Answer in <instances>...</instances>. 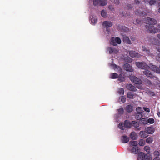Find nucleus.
<instances>
[{
	"label": "nucleus",
	"mask_w": 160,
	"mask_h": 160,
	"mask_svg": "<svg viewBox=\"0 0 160 160\" xmlns=\"http://www.w3.org/2000/svg\"><path fill=\"white\" fill-rule=\"evenodd\" d=\"M129 150L131 153L136 154L139 153L140 148L138 146L133 147L130 148Z\"/></svg>",
	"instance_id": "423d86ee"
},
{
	"label": "nucleus",
	"mask_w": 160,
	"mask_h": 160,
	"mask_svg": "<svg viewBox=\"0 0 160 160\" xmlns=\"http://www.w3.org/2000/svg\"><path fill=\"white\" fill-rule=\"evenodd\" d=\"M107 50L109 52L110 54L114 52V49L111 47H109L107 48Z\"/></svg>",
	"instance_id": "79ce46f5"
},
{
	"label": "nucleus",
	"mask_w": 160,
	"mask_h": 160,
	"mask_svg": "<svg viewBox=\"0 0 160 160\" xmlns=\"http://www.w3.org/2000/svg\"><path fill=\"white\" fill-rule=\"evenodd\" d=\"M135 3L136 4H139L140 3V2L138 0H135Z\"/></svg>",
	"instance_id": "4d7b16f0"
},
{
	"label": "nucleus",
	"mask_w": 160,
	"mask_h": 160,
	"mask_svg": "<svg viewBox=\"0 0 160 160\" xmlns=\"http://www.w3.org/2000/svg\"><path fill=\"white\" fill-rule=\"evenodd\" d=\"M110 43L111 44L113 45L114 46H116L117 45V44L116 43L115 38L114 37L112 38L111 39Z\"/></svg>",
	"instance_id": "393cba45"
},
{
	"label": "nucleus",
	"mask_w": 160,
	"mask_h": 160,
	"mask_svg": "<svg viewBox=\"0 0 160 160\" xmlns=\"http://www.w3.org/2000/svg\"><path fill=\"white\" fill-rule=\"evenodd\" d=\"M153 160H160V158L159 157H155Z\"/></svg>",
	"instance_id": "6e6d98bb"
},
{
	"label": "nucleus",
	"mask_w": 160,
	"mask_h": 160,
	"mask_svg": "<svg viewBox=\"0 0 160 160\" xmlns=\"http://www.w3.org/2000/svg\"><path fill=\"white\" fill-rule=\"evenodd\" d=\"M147 133L145 131H141L139 132V134L141 135L142 138H146L148 136L147 135Z\"/></svg>",
	"instance_id": "dca6fc26"
},
{
	"label": "nucleus",
	"mask_w": 160,
	"mask_h": 160,
	"mask_svg": "<svg viewBox=\"0 0 160 160\" xmlns=\"http://www.w3.org/2000/svg\"><path fill=\"white\" fill-rule=\"evenodd\" d=\"M113 25L112 23L110 21H105L103 22L102 25L103 26L106 28H109L111 27Z\"/></svg>",
	"instance_id": "1a4fd4ad"
},
{
	"label": "nucleus",
	"mask_w": 160,
	"mask_h": 160,
	"mask_svg": "<svg viewBox=\"0 0 160 160\" xmlns=\"http://www.w3.org/2000/svg\"><path fill=\"white\" fill-rule=\"evenodd\" d=\"M158 12L160 13V8H159L158 10Z\"/></svg>",
	"instance_id": "69168bd1"
},
{
	"label": "nucleus",
	"mask_w": 160,
	"mask_h": 160,
	"mask_svg": "<svg viewBox=\"0 0 160 160\" xmlns=\"http://www.w3.org/2000/svg\"><path fill=\"white\" fill-rule=\"evenodd\" d=\"M146 69L143 71V73L147 77L149 78H154V76L153 74L151 72L148 70V69Z\"/></svg>",
	"instance_id": "0eeeda50"
},
{
	"label": "nucleus",
	"mask_w": 160,
	"mask_h": 160,
	"mask_svg": "<svg viewBox=\"0 0 160 160\" xmlns=\"http://www.w3.org/2000/svg\"><path fill=\"white\" fill-rule=\"evenodd\" d=\"M124 67L126 71L130 72H132L133 69L132 66L128 63H126L124 65Z\"/></svg>",
	"instance_id": "ddd939ff"
},
{
	"label": "nucleus",
	"mask_w": 160,
	"mask_h": 160,
	"mask_svg": "<svg viewBox=\"0 0 160 160\" xmlns=\"http://www.w3.org/2000/svg\"><path fill=\"white\" fill-rule=\"evenodd\" d=\"M129 141V138L126 136H123L122 137V141L124 143H126L128 142Z\"/></svg>",
	"instance_id": "f3484780"
},
{
	"label": "nucleus",
	"mask_w": 160,
	"mask_h": 160,
	"mask_svg": "<svg viewBox=\"0 0 160 160\" xmlns=\"http://www.w3.org/2000/svg\"><path fill=\"white\" fill-rule=\"evenodd\" d=\"M153 141V138L152 137H149L147 138L146 139V142L147 143L150 144Z\"/></svg>",
	"instance_id": "cd10ccee"
},
{
	"label": "nucleus",
	"mask_w": 160,
	"mask_h": 160,
	"mask_svg": "<svg viewBox=\"0 0 160 160\" xmlns=\"http://www.w3.org/2000/svg\"><path fill=\"white\" fill-rule=\"evenodd\" d=\"M135 118L138 120H140L141 119L143 115L142 113H136L135 115Z\"/></svg>",
	"instance_id": "6ab92c4d"
},
{
	"label": "nucleus",
	"mask_w": 160,
	"mask_h": 160,
	"mask_svg": "<svg viewBox=\"0 0 160 160\" xmlns=\"http://www.w3.org/2000/svg\"><path fill=\"white\" fill-rule=\"evenodd\" d=\"M118 75L115 73H112L110 74V78L112 79H115L118 78Z\"/></svg>",
	"instance_id": "bb28decb"
},
{
	"label": "nucleus",
	"mask_w": 160,
	"mask_h": 160,
	"mask_svg": "<svg viewBox=\"0 0 160 160\" xmlns=\"http://www.w3.org/2000/svg\"><path fill=\"white\" fill-rule=\"evenodd\" d=\"M148 123L150 124H153L154 122V119L152 118H150L147 120Z\"/></svg>",
	"instance_id": "4c0bfd02"
},
{
	"label": "nucleus",
	"mask_w": 160,
	"mask_h": 160,
	"mask_svg": "<svg viewBox=\"0 0 160 160\" xmlns=\"http://www.w3.org/2000/svg\"><path fill=\"white\" fill-rule=\"evenodd\" d=\"M156 2V1L154 0H150L148 3L151 5H153Z\"/></svg>",
	"instance_id": "09e8293b"
},
{
	"label": "nucleus",
	"mask_w": 160,
	"mask_h": 160,
	"mask_svg": "<svg viewBox=\"0 0 160 160\" xmlns=\"http://www.w3.org/2000/svg\"><path fill=\"white\" fill-rule=\"evenodd\" d=\"M145 141L143 139H141L140 140L138 144L140 146H143L145 145Z\"/></svg>",
	"instance_id": "c9c22d12"
},
{
	"label": "nucleus",
	"mask_w": 160,
	"mask_h": 160,
	"mask_svg": "<svg viewBox=\"0 0 160 160\" xmlns=\"http://www.w3.org/2000/svg\"><path fill=\"white\" fill-rule=\"evenodd\" d=\"M130 56L133 58H137V53H136L135 51H131L129 52Z\"/></svg>",
	"instance_id": "a211bd4d"
},
{
	"label": "nucleus",
	"mask_w": 160,
	"mask_h": 160,
	"mask_svg": "<svg viewBox=\"0 0 160 160\" xmlns=\"http://www.w3.org/2000/svg\"><path fill=\"white\" fill-rule=\"evenodd\" d=\"M138 157L141 160H144L145 155L143 152H140L138 153Z\"/></svg>",
	"instance_id": "4be33fe9"
},
{
	"label": "nucleus",
	"mask_w": 160,
	"mask_h": 160,
	"mask_svg": "<svg viewBox=\"0 0 160 160\" xmlns=\"http://www.w3.org/2000/svg\"><path fill=\"white\" fill-rule=\"evenodd\" d=\"M121 99V101L122 103H124L126 101V98L124 96H121L120 98Z\"/></svg>",
	"instance_id": "de8ad7c7"
},
{
	"label": "nucleus",
	"mask_w": 160,
	"mask_h": 160,
	"mask_svg": "<svg viewBox=\"0 0 160 160\" xmlns=\"http://www.w3.org/2000/svg\"><path fill=\"white\" fill-rule=\"evenodd\" d=\"M145 21L148 24L154 25L157 23V21L155 19L150 18H145Z\"/></svg>",
	"instance_id": "39448f33"
},
{
	"label": "nucleus",
	"mask_w": 160,
	"mask_h": 160,
	"mask_svg": "<svg viewBox=\"0 0 160 160\" xmlns=\"http://www.w3.org/2000/svg\"><path fill=\"white\" fill-rule=\"evenodd\" d=\"M129 78L131 81L136 84H141L142 83V82L141 79L134 76H130L129 77Z\"/></svg>",
	"instance_id": "7ed1b4c3"
},
{
	"label": "nucleus",
	"mask_w": 160,
	"mask_h": 160,
	"mask_svg": "<svg viewBox=\"0 0 160 160\" xmlns=\"http://www.w3.org/2000/svg\"><path fill=\"white\" fill-rule=\"evenodd\" d=\"M152 43L154 45H158L159 43V41L155 38H153L152 40Z\"/></svg>",
	"instance_id": "473e14b6"
},
{
	"label": "nucleus",
	"mask_w": 160,
	"mask_h": 160,
	"mask_svg": "<svg viewBox=\"0 0 160 160\" xmlns=\"http://www.w3.org/2000/svg\"><path fill=\"white\" fill-rule=\"evenodd\" d=\"M126 110L128 112H131L133 110L132 106L131 105H128L126 107Z\"/></svg>",
	"instance_id": "412c9836"
},
{
	"label": "nucleus",
	"mask_w": 160,
	"mask_h": 160,
	"mask_svg": "<svg viewBox=\"0 0 160 160\" xmlns=\"http://www.w3.org/2000/svg\"><path fill=\"white\" fill-rule=\"evenodd\" d=\"M114 65L116 67H117V65H116L114 64Z\"/></svg>",
	"instance_id": "338daca9"
},
{
	"label": "nucleus",
	"mask_w": 160,
	"mask_h": 160,
	"mask_svg": "<svg viewBox=\"0 0 160 160\" xmlns=\"http://www.w3.org/2000/svg\"><path fill=\"white\" fill-rule=\"evenodd\" d=\"M158 38L160 40V34L158 35Z\"/></svg>",
	"instance_id": "e2e57ef3"
},
{
	"label": "nucleus",
	"mask_w": 160,
	"mask_h": 160,
	"mask_svg": "<svg viewBox=\"0 0 160 160\" xmlns=\"http://www.w3.org/2000/svg\"><path fill=\"white\" fill-rule=\"evenodd\" d=\"M118 92L120 95H123L124 94V90L122 88H119Z\"/></svg>",
	"instance_id": "c756f323"
},
{
	"label": "nucleus",
	"mask_w": 160,
	"mask_h": 160,
	"mask_svg": "<svg viewBox=\"0 0 160 160\" xmlns=\"http://www.w3.org/2000/svg\"><path fill=\"white\" fill-rule=\"evenodd\" d=\"M130 38L131 40L132 41H134L135 39V37L133 36H131L130 37Z\"/></svg>",
	"instance_id": "13d9d810"
},
{
	"label": "nucleus",
	"mask_w": 160,
	"mask_h": 160,
	"mask_svg": "<svg viewBox=\"0 0 160 160\" xmlns=\"http://www.w3.org/2000/svg\"><path fill=\"white\" fill-rule=\"evenodd\" d=\"M116 40V43H117L118 44H120L121 42V41L120 39L118 37H117L115 38Z\"/></svg>",
	"instance_id": "37998d69"
},
{
	"label": "nucleus",
	"mask_w": 160,
	"mask_h": 160,
	"mask_svg": "<svg viewBox=\"0 0 160 160\" xmlns=\"http://www.w3.org/2000/svg\"><path fill=\"white\" fill-rule=\"evenodd\" d=\"M118 111L119 114H122L124 112V110L122 108H121L118 109Z\"/></svg>",
	"instance_id": "49530a36"
},
{
	"label": "nucleus",
	"mask_w": 160,
	"mask_h": 160,
	"mask_svg": "<svg viewBox=\"0 0 160 160\" xmlns=\"http://www.w3.org/2000/svg\"><path fill=\"white\" fill-rule=\"evenodd\" d=\"M158 30H159L160 31V25H158Z\"/></svg>",
	"instance_id": "052dcab7"
},
{
	"label": "nucleus",
	"mask_w": 160,
	"mask_h": 160,
	"mask_svg": "<svg viewBox=\"0 0 160 160\" xmlns=\"http://www.w3.org/2000/svg\"><path fill=\"white\" fill-rule=\"evenodd\" d=\"M153 155L154 157H159L160 155V152L158 151H155L153 152Z\"/></svg>",
	"instance_id": "58836bf2"
},
{
	"label": "nucleus",
	"mask_w": 160,
	"mask_h": 160,
	"mask_svg": "<svg viewBox=\"0 0 160 160\" xmlns=\"http://www.w3.org/2000/svg\"><path fill=\"white\" fill-rule=\"evenodd\" d=\"M152 70L156 72H159V71H160V69L155 65H153L152 66Z\"/></svg>",
	"instance_id": "5701e85b"
},
{
	"label": "nucleus",
	"mask_w": 160,
	"mask_h": 160,
	"mask_svg": "<svg viewBox=\"0 0 160 160\" xmlns=\"http://www.w3.org/2000/svg\"><path fill=\"white\" fill-rule=\"evenodd\" d=\"M140 122V123L142 124H146L148 123L147 120L145 118H142Z\"/></svg>",
	"instance_id": "7c9ffc66"
},
{
	"label": "nucleus",
	"mask_w": 160,
	"mask_h": 160,
	"mask_svg": "<svg viewBox=\"0 0 160 160\" xmlns=\"http://www.w3.org/2000/svg\"><path fill=\"white\" fill-rule=\"evenodd\" d=\"M145 131L147 133L152 134L154 131V129L152 127H149L146 128L145 129Z\"/></svg>",
	"instance_id": "9b49d317"
},
{
	"label": "nucleus",
	"mask_w": 160,
	"mask_h": 160,
	"mask_svg": "<svg viewBox=\"0 0 160 160\" xmlns=\"http://www.w3.org/2000/svg\"><path fill=\"white\" fill-rule=\"evenodd\" d=\"M130 138L132 140H136L137 138V137L136 133L134 132H132L130 134Z\"/></svg>",
	"instance_id": "2eb2a0df"
},
{
	"label": "nucleus",
	"mask_w": 160,
	"mask_h": 160,
	"mask_svg": "<svg viewBox=\"0 0 160 160\" xmlns=\"http://www.w3.org/2000/svg\"><path fill=\"white\" fill-rule=\"evenodd\" d=\"M99 5L104 6L107 4V0H99Z\"/></svg>",
	"instance_id": "aec40b11"
},
{
	"label": "nucleus",
	"mask_w": 160,
	"mask_h": 160,
	"mask_svg": "<svg viewBox=\"0 0 160 160\" xmlns=\"http://www.w3.org/2000/svg\"><path fill=\"white\" fill-rule=\"evenodd\" d=\"M132 126L136 128H138L139 126V123L138 122L133 121L132 122Z\"/></svg>",
	"instance_id": "2f4dec72"
},
{
	"label": "nucleus",
	"mask_w": 160,
	"mask_h": 160,
	"mask_svg": "<svg viewBox=\"0 0 160 160\" xmlns=\"http://www.w3.org/2000/svg\"><path fill=\"white\" fill-rule=\"evenodd\" d=\"M144 150L148 153L150 152V147L148 146H145L144 147Z\"/></svg>",
	"instance_id": "a19ab883"
},
{
	"label": "nucleus",
	"mask_w": 160,
	"mask_h": 160,
	"mask_svg": "<svg viewBox=\"0 0 160 160\" xmlns=\"http://www.w3.org/2000/svg\"><path fill=\"white\" fill-rule=\"evenodd\" d=\"M142 50L144 52L145 54L147 55L152 56L153 55L152 53H151L149 49L146 48L145 46H142Z\"/></svg>",
	"instance_id": "9d476101"
},
{
	"label": "nucleus",
	"mask_w": 160,
	"mask_h": 160,
	"mask_svg": "<svg viewBox=\"0 0 160 160\" xmlns=\"http://www.w3.org/2000/svg\"><path fill=\"white\" fill-rule=\"evenodd\" d=\"M143 108L144 110H145L146 112H150V109L148 108L145 107H143Z\"/></svg>",
	"instance_id": "3c124183"
},
{
	"label": "nucleus",
	"mask_w": 160,
	"mask_h": 160,
	"mask_svg": "<svg viewBox=\"0 0 160 160\" xmlns=\"http://www.w3.org/2000/svg\"><path fill=\"white\" fill-rule=\"evenodd\" d=\"M138 130H140L141 128H137Z\"/></svg>",
	"instance_id": "0e129e2a"
},
{
	"label": "nucleus",
	"mask_w": 160,
	"mask_h": 160,
	"mask_svg": "<svg viewBox=\"0 0 160 160\" xmlns=\"http://www.w3.org/2000/svg\"><path fill=\"white\" fill-rule=\"evenodd\" d=\"M132 126V122H130L128 120H125L124 123L122 122H120L119 125L118 127L121 129L124 130L125 127L128 128H130Z\"/></svg>",
	"instance_id": "f257e3e1"
},
{
	"label": "nucleus",
	"mask_w": 160,
	"mask_h": 160,
	"mask_svg": "<svg viewBox=\"0 0 160 160\" xmlns=\"http://www.w3.org/2000/svg\"><path fill=\"white\" fill-rule=\"evenodd\" d=\"M126 88L128 90L132 91H136L137 90L136 87L130 84H127L126 85Z\"/></svg>",
	"instance_id": "f8f14e48"
},
{
	"label": "nucleus",
	"mask_w": 160,
	"mask_h": 160,
	"mask_svg": "<svg viewBox=\"0 0 160 160\" xmlns=\"http://www.w3.org/2000/svg\"><path fill=\"white\" fill-rule=\"evenodd\" d=\"M129 144L130 146L137 147L138 145V142L137 141H131L129 142Z\"/></svg>",
	"instance_id": "b1692460"
},
{
	"label": "nucleus",
	"mask_w": 160,
	"mask_h": 160,
	"mask_svg": "<svg viewBox=\"0 0 160 160\" xmlns=\"http://www.w3.org/2000/svg\"><path fill=\"white\" fill-rule=\"evenodd\" d=\"M101 14L102 17L105 18L107 16V13L104 10H102L101 12Z\"/></svg>",
	"instance_id": "e433bc0d"
},
{
	"label": "nucleus",
	"mask_w": 160,
	"mask_h": 160,
	"mask_svg": "<svg viewBox=\"0 0 160 160\" xmlns=\"http://www.w3.org/2000/svg\"><path fill=\"white\" fill-rule=\"evenodd\" d=\"M123 40L125 43L127 44H131V42L129 38L125 35H124L123 36Z\"/></svg>",
	"instance_id": "4468645a"
},
{
	"label": "nucleus",
	"mask_w": 160,
	"mask_h": 160,
	"mask_svg": "<svg viewBox=\"0 0 160 160\" xmlns=\"http://www.w3.org/2000/svg\"><path fill=\"white\" fill-rule=\"evenodd\" d=\"M141 22V21L138 19H137L135 22H134V24H140Z\"/></svg>",
	"instance_id": "8fccbe9b"
},
{
	"label": "nucleus",
	"mask_w": 160,
	"mask_h": 160,
	"mask_svg": "<svg viewBox=\"0 0 160 160\" xmlns=\"http://www.w3.org/2000/svg\"><path fill=\"white\" fill-rule=\"evenodd\" d=\"M144 82L149 85H151L152 84L151 81L149 79L145 78L144 80Z\"/></svg>",
	"instance_id": "a18cd8bd"
},
{
	"label": "nucleus",
	"mask_w": 160,
	"mask_h": 160,
	"mask_svg": "<svg viewBox=\"0 0 160 160\" xmlns=\"http://www.w3.org/2000/svg\"><path fill=\"white\" fill-rule=\"evenodd\" d=\"M136 111L138 113H142L143 112L142 108L140 107L137 108H136Z\"/></svg>",
	"instance_id": "ea45409f"
},
{
	"label": "nucleus",
	"mask_w": 160,
	"mask_h": 160,
	"mask_svg": "<svg viewBox=\"0 0 160 160\" xmlns=\"http://www.w3.org/2000/svg\"><path fill=\"white\" fill-rule=\"evenodd\" d=\"M108 8L109 10L111 11H112L114 10V8L112 5H109V6Z\"/></svg>",
	"instance_id": "603ef678"
},
{
	"label": "nucleus",
	"mask_w": 160,
	"mask_h": 160,
	"mask_svg": "<svg viewBox=\"0 0 160 160\" xmlns=\"http://www.w3.org/2000/svg\"><path fill=\"white\" fill-rule=\"evenodd\" d=\"M157 115L159 117H160V112H158L157 113Z\"/></svg>",
	"instance_id": "680f3d73"
},
{
	"label": "nucleus",
	"mask_w": 160,
	"mask_h": 160,
	"mask_svg": "<svg viewBox=\"0 0 160 160\" xmlns=\"http://www.w3.org/2000/svg\"><path fill=\"white\" fill-rule=\"evenodd\" d=\"M91 21L92 24L94 25L97 22V18L96 17L92 18L91 19Z\"/></svg>",
	"instance_id": "f704fd0d"
},
{
	"label": "nucleus",
	"mask_w": 160,
	"mask_h": 160,
	"mask_svg": "<svg viewBox=\"0 0 160 160\" xmlns=\"http://www.w3.org/2000/svg\"><path fill=\"white\" fill-rule=\"evenodd\" d=\"M136 66L140 68L146 69L149 68V67L144 62H136Z\"/></svg>",
	"instance_id": "f03ea898"
},
{
	"label": "nucleus",
	"mask_w": 160,
	"mask_h": 160,
	"mask_svg": "<svg viewBox=\"0 0 160 160\" xmlns=\"http://www.w3.org/2000/svg\"><path fill=\"white\" fill-rule=\"evenodd\" d=\"M127 6L128 8V9H131L132 8V5L130 4H127Z\"/></svg>",
	"instance_id": "5fc2aeb1"
},
{
	"label": "nucleus",
	"mask_w": 160,
	"mask_h": 160,
	"mask_svg": "<svg viewBox=\"0 0 160 160\" xmlns=\"http://www.w3.org/2000/svg\"><path fill=\"white\" fill-rule=\"evenodd\" d=\"M145 3H148L150 0H143Z\"/></svg>",
	"instance_id": "bf43d9fd"
},
{
	"label": "nucleus",
	"mask_w": 160,
	"mask_h": 160,
	"mask_svg": "<svg viewBox=\"0 0 160 160\" xmlns=\"http://www.w3.org/2000/svg\"><path fill=\"white\" fill-rule=\"evenodd\" d=\"M152 157L149 153H147L145 154L144 160H151Z\"/></svg>",
	"instance_id": "72a5a7b5"
},
{
	"label": "nucleus",
	"mask_w": 160,
	"mask_h": 160,
	"mask_svg": "<svg viewBox=\"0 0 160 160\" xmlns=\"http://www.w3.org/2000/svg\"><path fill=\"white\" fill-rule=\"evenodd\" d=\"M134 96V93L133 92H128L127 93V96L128 98L129 99L133 98V96Z\"/></svg>",
	"instance_id": "a878e982"
},
{
	"label": "nucleus",
	"mask_w": 160,
	"mask_h": 160,
	"mask_svg": "<svg viewBox=\"0 0 160 160\" xmlns=\"http://www.w3.org/2000/svg\"><path fill=\"white\" fill-rule=\"evenodd\" d=\"M99 0H93V4L95 6L99 5Z\"/></svg>",
	"instance_id": "c03bdc74"
},
{
	"label": "nucleus",
	"mask_w": 160,
	"mask_h": 160,
	"mask_svg": "<svg viewBox=\"0 0 160 160\" xmlns=\"http://www.w3.org/2000/svg\"><path fill=\"white\" fill-rule=\"evenodd\" d=\"M118 80L121 81H123L124 80V78L123 77V75L122 73H121L118 75Z\"/></svg>",
	"instance_id": "c85d7f7f"
},
{
	"label": "nucleus",
	"mask_w": 160,
	"mask_h": 160,
	"mask_svg": "<svg viewBox=\"0 0 160 160\" xmlns=\"http://www.w3.org/2000/svg\"><path fill=\"white\" fill-rule=\"evenodd\" d=\"M145 27L146 28L150 33H155L158 31V28H155L153 26L147 25L145 26Z\"/></svg>",
	"instance_id": "20e7f679"
},
{
	"label": "nucleus",
	"mask_w": 160,
	"mask_h": 160,
	"mask_svg": "<svg viewBox=\"0 0 160 160\" xmlns=\"http://www.w3.org/2000/svg\"><path fill=\"white\" fill-rule=\"evenodd\" d=\"M135 13L137 16H145L147 15L146 12L143 11H141L138 10H135Z\"/></svg>",
	"instance_id": "6e6552de"
},
{
	"label": "nucleus",
	"mask_w": 160,
	"mask_h": 160,
	"mask_svg": "<svg viewBox=\"0 0 160 160\" xmlns=\"http://www.w3.org/2000/svg\"><path fill=\"white\" fill-rule=\"evenodd\" d=\"M156 49L158 51L160 52L158 54V56L159 58H160V47H157L156 48Z\"/></svg>",
	"instance_id": "864d4df0"
}]
</instances>
